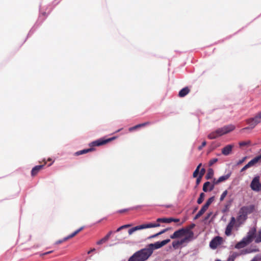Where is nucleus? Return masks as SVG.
<instances>
[{"instance_id": "nucleus-5", "label": "nucleus", "mask_w": 261, "mask_h": 261, "mask_svg": "<svg viewBox=\"0 0 261 261\" xmlns=\"http://www.w3.org/2000/svg\"><path fill=\"white\" fill-rule=\"evenodd\" d=\"M160 226V224L159 223L143 224L130 228L128 230V232L129 235H131L134 232L138 230L152 227H156Z\"/></svg>"}, {"instance_id": "nucleus-50", "label": "nucleus", "mask_w": 261, "mask_h": 261, "mask_svg": "<svg viewBox=\"0 0 261 261\" xmlns=\"http://www.w3.org/2000/svg\"><path fill=\"white\" fill-rule=\"evenodd\" d=\"M128 210L127 209H124V210H120L119 211V213H124L125 212H126Z\"/></svg>"}, {"instance_id": "nucleus-35", "label": "nucleus", "mask_w": 261, "mask_h": 261, "mask_svg": "<svg viewBox=\"0 0 261 261\" xmlns=\"http://www.w3.org/2000/svg\"><path fill=\"white\" fill-rule=\"evenodd\" d=\"M139 128H140V125H139V124H137V125H135L134 126H133V127H131L130 128H129L128 130L129 132H132V131L135 130H136L137 129H138Z\"/></svg>"}, {"instance_id": "nucleus-24", "label": "nucleus", "mask_w": 261, "mask_h": 261, "mask_svg": "<svg viewBox=\"0 0 261 261\" xmlns=\"http://www.w3.org/2000/svg\"><path fill=\"white\" fill-rule=\"evenodd\" d=\"M230 176V173H229V174H227L226 175L220 176L218 179V182H219V184H220V183H221L222 182H223V181L226 180L227 179H228L229 178Z\"/></svg>"}, {"instance_id": "nucleus-38", "label": "nucleus", "mask_w": 261, "mask_h": 261, "mask_svg": "<svg viewBox=\"0 0 261 261\" xmlns=\"http://www.w3.org/2000/svg\"><path fill=\"white\" fill-rule=\"evenodd\" d=\"M261 260V256L259 255H256L253 257L250 261H259Z\"/></svg>"}, {"instance_id": "nucleus-40", "label": "nucleus", "mask_w": 261, "mask_h": 261, "mask_svg": "<svg viewBox=\"0 0 261 261\" xmlns=\"http://www.w3.org/2000/svg\"><path fill=\"white\" fill-rule=\"evenodd\" d=\"M205 170L204 168H202L201 170H199V176L202 177L205 174Z\"/></svg>"}, {"instance_id": "nucleus-45", "label": "nucleus", "mask_w": 261, "mask_h": 261, "mask_svg": "<svg viewBox=\"0 0 261 261\" xmlns=\"http://www.w3.org/2000/svg\"><path fill=\"white\" fill-rule=\"evenodd\" d=\"M113 233V231H110L105 237V238L107 240H108L110 237L111 236V235Z\"/></svg>"}, {"instance_id": "nucleus-22", "label": "nucleus", "mask_w": 261, "mask_h": 261, "mask_svg": "<svg viewBox=\"0 0 261 261\" xmlns=\"http://www.w3.org/2000/svg\"><path fill=\"white\" fill-rule=\"evenodd\" d=\"M93 150H94V149L93 148H88V149H83V150L77 151L75 153V154L77 155H81V154H83L86 153H88L89 152L92 151Z\"/></svg>"}, {"instance_id": "nucleus-42", "label": "nucleus", "mask_w": 261, "mask_h": 261, "mask_svg": "<svg viewBox=\"0 0 261 261\" xmlns=\"http://www.w3.org/2000/svg\"><path fill=\"white\" fill-rule=\"evenodd\" d=\"M246 159H247V156L244 157L242 159L239 160L238 162L237 165H240V164H242L246 160Z\"/></svg>"}, {"instance_id": "nucleus-51", "label": "nucleus", "mask_w": 261, "mask_h": 261, "mask_svg": "<svg viewBox=\"0 0 261 261\" xmlns=\"http://www.w3.org/2000/svg\"><path fill=\"white\" fill-rule=\"evenodd\" d=\"M51 252L52 251L47 252L45 253V254H49V253H51Z\"/></svg>"}, {"instance_id": "nucleus-8", "label": "nucleus", "mask_w": 261, "mask_h": 261, "mask_svg": "<svg viewBox=\"0 0 261 261\" xmlns=\"http://www.w3.org/2000/svg\"><path fill=\"white\" fill-rule=\"evenodd\" d=\"M116 139L115 137H113L109 139H100L95 141L91 142L90 144L91 146H99L100 145H102L106 144Z\"/></svg>"}, {"instance_id": "nucleus-3", "label": "nucleus", "mask_w": 261, "mask_h": 261, "mask_svg": "<svg viewBox=\"0 0 261 261\" xmlns=\"http://www.w3.org/2000/svg\"><path fill=\"white\" fill-rule=\"evenodd\" d=\"M234 128L235 126L232 124L224 126L223 127L219 128L215 131L210 133L208 135L207 138L211 140L216 139L218 137L221 136L232 131Z\"/></svg>"}, {"instance_id": "nucleus-21", "label": "nucleus", "mask_w": 261, "mask_h": 261, "mask_svg": "<svg viewBox=\"0 0 261 261\" xmlns=\"http://www.w3.org/2000/svg\"><path fill=\"white\" fill-rule=\"evenodd\" d=\"M207 209L204 206H203L200 210L198 212V213L196 215L194 219H197L199 218L201 216H202L204 212L207 210Z\"/></svg>"}, {"instance_id": "nucleus-29", "label": "nucleus", "mask_w": 261, "mask_h": 261, "mask_svg": "<svg viewBox=\"0 0 261 261\" xmlns=\"http://www.w3.org/2000/svg\"><path fill=\"white\" fill-rule=\"evenodd\" d=\"M240 147L248 146L250 145L251 141L249 140L240 142L239 143Z\"/></svg>"}, {"instance_id": "nucleus-9", "label": "nucleus", "mask_w": 261, "mask_h": 261, "mask_svg": "<svg viewBox=\"0 0 261 261\" xmlns=\"http://www.w3.org/2000/svg\"><path fill=\"white\" fill-rule=\"evenodd\" d=\"M236 221H237V218L236 219L233 217H232L231 218L230 222L227 225L225 231V234L227 236H229L231 235L232 230L236 224Z\"/></svg>"}, {"instance_id": "nucleus-46", "label": "nucleus", "mask_w": 261, "mask_h": 261, "mask_svg": "<svg viewBox=\"0 0 261 261\" xmlns=\"http://www.w3.org/2000/svg\"><path fill=\"white\" fill-rule=\"evenodd\" d=\"M121 234H120L119 236H118V240H124V239H125L126 238V235L125 236H124V234L122 235V236H120Z\"/></svg>"}, {"instance_id": "nucleus-33", "label": "nucleus", "mask_w": 261, "mask_h": 261, "mask_svg": "<svg viewBox=\"0 0 261 261\" xmlns=\"http://www.w3.org/2000/svg\"><path fill=\"white\" fill-rule=\"evenodd\" d=\"M132 224H126V225H122V226L119 227L118 228H117V229L116 230V231L119 232L124 228H128V227L132 226Z\"/></svg>"}, {"instance_id": "nucleus-14", "label": "nucleus", "mask_w": 261, "mask_h": 261, "mask_svg": "<svg viewBox=\"0 0 261 261\" xmlns=\"http://www.w3.org/2000/svg\"><path fill=\"white\" fill-rule=\"evenodd\" d=\"M256 232V228L254 227L249 230V231L247 233V235L246 237H245L244 238L247 241H248V242L249 243H250L252 241L253 239L254 238H255Z\"/></svg>"}, {"instance_id": "nucleus-39", "label": "nucleus", "mask_w": 261, "mask_h": 261, "mask_svg": "<svg viewBox=\"0 0 261 261\" xmlns=\"http://www.w3.org/2000/svg\"><path fill=\"white\" fill-rule=\"evenodd\" d=\"M150 124H151L150 122L147 121V122H145L144 123L139 124V125H140V128H141V127H142L146 126H147L148 125H149Z\"/></svg>"}, {"instance_id": "nucleus-16", "label": "nucleus", "mask_w": 261, "mask_h": 261, "mask_svg": "<svg viewBox=\"0 0 261 261\" xmlns=\"http://www.w3.org/2000/svg\"><path fill=\"white\" fill-rule=\"evenodd\" d=\"M46 163L45 162L43 165L35 166L31 171V175L32 176H36L39 173V172L43 168Z\"/></svg>"}, {"instance_id": "nucleus-15", "label": "nucleus", "mask_w": 261, "mask_h": 261, "mask_svg": "<svg viewBox=\"0 0 261 261\" xmlns=\"http://www.w3.org/2000/svg\"><path fill=\"white\" fill-rule=\"evenodd\" d=\"M189 242L190 241L188 240L187 238L185 237L180 240L173 241L172 246L175 249H176L179 247L180 245H182L184 243H187Z\"/></svg>"}, {"instance_id": "nucleus-7", "label": "nucleus", "mask_w": 261, "mask_h": 261, "mask_svg": "<svg viewBox=\"0 0 261 261\" xmlns=\"http://www.w3.org/2000/svg\"><path fill=\"white\" fill-rule=\"evenodd\" d=\"M223 243V239L222 237L217 236L212 240L210 243V247L213 249H216L218 246Z\"/></svg>"}, {"instance_id": "nucleus-1", "label": "nucleus", "mask_w": 261, "mask_h": 261, "mask_svg": "<svg viewBox=\"0 0 261 261\" xmlns=\"http://www.w3.org/2000/svg\"><path fill=\"white\" fill-rule=\"evenodd\" d=\"M170 242V239H166L161 242L150 244L146 248L135 252L129 258L128 261H145L151 255L154 249L160 248Z\"/></svg>"}, {"instance_id": "nucleus-48", "label": "nucleus", "mask_w": 261, "mask_h": 261, "mask_svg": "<svg viewBox=\"0 0 261 261\" xmlns=\"http://www.w3.org/2000/svg\"><path fill=\"white\" fill-rule=\"evenodd\" d=\"M209 188H210V189H209L208 191H212V190H214V189L215 188V186L214 185H212V184L211 185L210 184V186H209Z\"/></svg>"}, {"instance_id": "nucleus-36", "label": "nucleus", "mask_w": 261, "mask_h": 261, "mask_svg": "<svg viewBox=\"0 0 261 261\" xmlns=\"http://www.w3.org/2000/svg\"><path fill=\"white\" fill-rule=\"evenodd\" d=\"M108 240L104 237L102 239H100L97 242L96 244L97 245H101L105 242H106Z\"/></svg>"}, {"instance_id": "nucleus-23", "label": "nucleus", "mask_w": 261, "mask_h": 261, "mask_svg": "<svg viewBox=\"0 0 261 261\" xmlns=\"http://www.w3.org/2000/svg\"><path fill=\"white\" fill-rule=\"evenodd\" d=\"M214 175V170L212 168H209L206 175L205 176V178L206 179H210L212 178Z\"/></svg>"}, {"instance_id": "nucleus-44", "label": "nucleus", "mask_w": 261, "mask_h": 261, "mask_svg": "<svg viewBox=\"0 0 261 261\" xmlns=\"http://www.w3.org/2000/svg\"><path fill=\"white\" fill-rule=\"evenodd\" d=\"M219 184V182H218V180L216 179V178H214L212 182V185H214V186L218 185Z\"/></svg>"}, {"instance_id": "nucleus-27", "label": "nucleus", "mask_w": 261, "mask_h": 261, "mask_svg": "<svg viewBox=\"0 0 261 261\" xmlns=\"http://www.w3.org/2000/svg\"><path fill=\"white\" fill-rule=\"evenodd\" d=\"M202 166V164L200 163L199 164L198 166L197 167L196 169H195V170L194 171L193 173V177H197L198 176V174H199V169H200V167Z\"/></svg>"}, {"instance_id": "nucleus-41", "label": "nucleus", "mask_w": 261, "mask_h": 261, "mask_svg": "<svg viewBox=\"0 0 261 261\" xmlns=\"http://www.w3.org/2000/svg\"><path fill=\"white\" fill-rule=\"evenodd\" d=\"M206 144V141H203L202 143V144L201 145L199 146L198 147V150H200L202 149L203 147H204Z\"/></svg>"}, {"instance_id": "nucleus-30", "label": "nucleus", "mask_w": 261, "mask_h": 261, "mask_svg": "<svg viewBox=\"0 0 261 261\" xmlns=\"http://www.w3.org/2000/svg\"><path fill=\"white\" fill-rule=\"evenodd\" d=\"M255 242L256 243L261 242V229L258 231L257 234L255 237Z\"/></svg>"}, {"instance_id": "nucleus-6", "label": "nucleus", "mask_w": 261, "mask_h": 261, "mask_svg": "<svg viewBox=\"0 0 261 261\" xmlns=\"http://www.w3.org/2000/svg\"><path fill=\"white\" fill-rule=\"evenodd\" d=\"M250 187L254 191L258 192L261 190V183L259 181V176H257L253 178L250 184Z\"/></svg>"}, {"instance_id": "nucleus-26", "label": "nucleus", "mask_w": 261, "mask_h": 261, "mask_svg": "<svg viewBox=\"0 0 261 261\" xmlns=\"http://www.w3.org/2000/svg\"><path fill=\"white\" fill-rule=\"evenodd\" d=\"M214 197L213 196V197H210V198H208L207 199V200L206 201V203L204 204V206L206 208H208L209 206L211 205V204L214 201Z\"/></svg>"}, {"instance_id": "nucleus-28", "label": "nucleus", "mask_w": 261, "mask_h": 261, "mask_svg": "<svg viewBox=\"0 0 261 261\" xmlns=\"http://www.w3.org/2000/svg\"><path fill=\"white\" fill-rule=\"evenodd\" d=\"M169 229V228H166V229H164L163 230H162V231H160L159 232L155 234H153L150 237H149V239H151V238H155L156 237H158V236L159 235H161L165 232H166V231H167Z\"/></svg>"}, {"instance_id": "nucleus-4", "label": "nucleus", "mask_w": 261, "mask_h": 261, "mask_svg": "<svg viewBox=\"0 0 261 261\" xmlns=\"http://www.w3.org/2000/svg\"><path fill=\"white\" fill-rule=\"evenodd\" d=\"M261 122V112L258 113L254 117L248 119L246 122L249 125V127H245L243 129L251 128L252 129L259 123Z\"/></svg>"}, {"instance_id": "nucleus-31", "label": "nucleus", "mask_w": 261, "mask_h": 261, "mask_svg": "<svg viewBox=\"0 0 261 261\" xmlns=\"http://www.w3.org/2000/svg\"><path fill=\"white\" fill-rule=\"evenodd\" d=\"M204 197H205V194L203 193H200L199 197L197 199L198 204H200L203 202Z\"/></svg>"}, {"instance_id": "nucleus-12", "label": "nucleus", "mask_w": 261, "mask_h": 261, "mask_svg": "<svg viewBox=\"0 0 261 261\" xmlns=\"http://www.w3.org/2000/svg\"><path fill=\"white\" fill-rule=\"evenodd\" d=\"M84 229V227H81L79 229H77L75 231H74L73 233L70 234V235L68 236L67 237L63 238L62 240H59L56 242V244H61L67 240L74 237L75 236L77 233H79L81 231H82Z\"/></svg>"}, {"instance_id": "nucleus-37", "label": "nucleus", "mask_w": 261, "mask_h": 261, "mask_svg": "<svg viewBox=\"0 0 261 261\" xmlns=\"http://www.w3.org/2000/svg\"><path fill=\"white\" fill-rule=\"evenodd\" d=\"M217 161H218V159H217V158L212 159V160H211L209 161V163H208L209 166H212L214 164L216 163Z\"/></svg>"}, {"instance_id": "nucleus-20", "label": "nucleus", "mask_w": 261, "mask_h": 261, "mask_svg": "<svg viewBox=\"0 0 261 261\" xmlns=\"http://www.w3.org/2000/svg\"><path fill=\"white\" fill-rule=\"evenodd\" d=\"M244 251H243L242 252V253H238V252H232L231 253L230 255H229L228 258L230 259V260H231L232 261H234V259L239 256H240V255H241L242 254H243V253H247L248 252L247 251H246L244 253H243Z\"/></svg>"}, {"instance_id": "nucleus-17", "label": "nucleus", "mask_w": 261, "mask_h": 261, "mask_svg": "<svg viewBox=\"0 0 261 261\" xmlns=\"http://www.w3.org/2000/svg\"><path fill=\"white\" fill-rule=\"evenodd\" d=\"M249 243L244 238L242 240L237 243L235 245V248L237 249H241L246 246Z\"/></svg>"}, {"instance_id": "nucleus-11", "label": "nucleus", "mask_w": 261, "mask_h": 261, "mask_svg": "<svg viewBox=\"0 0 261 261\" xmlns=\"http://www.w3.org/2000/svg\"><path fill=\"white\" fill-rule=\"evenodd\" d=\"M195 226V224L192 223L188 226L184 228L187 233V236H185L186 238H187L188 240L190 241L194 237V233L191 230Z\"/></svg>"}, {"instance_id": "nucleus-52", "label": "nucleus", "mask_w": 261, "mask_h": 261, "mask_svg": "<svg viewBox=\"0 0 261 261\" xmlns=\"http://www.w3.org/2000/svg\"><path fill=\"white\" fill-rule=\"evenodd\" d=\"M185 221V220H184L179 225H182L184 223Z\"/></svg>"}, {"instance_id": "nucleus-43", "label": "nucleus", "mask_w": 261, "mask_h": 261, "mask_svg": "<svg viewBox=\"0 0 261 261\" xmlns=\"http://www.w3.org/2000/svg\"><path fill=\"white\" fill-rule=\"evenodd\" d=\"M202 177H201V176H199L197 178V179H196V185H198L200 184V181H201V180Z\"/></svg>"}, {"instance_id": "nucleus-47", "label": "nucleus", "mask_w": 261, "mask_h": 261, "mask_svg": "<svg viewBox=\"0 0 261 261\" xmlns=\"http://www.w3.org/2000/svg\"><path fill=\"white\" fill-rule=\"evenodd\" d=\"M170 221H171V222H179L180 220L179 219L171 218Z\"/></svg>"}, {"instance_id": "nucleus-18", "label": "nucleus", "mask_w": 261, "mask_h": 261, "mask_svg": "<svg viewBox=\"0 0 261 261\" xmlns=\"http://www.w3.org/2000/svg\"><path fill=\"white\" fill-rule=\"evenodd\" d=\"M233 146L232 145H227L222 149V153L225 155L229 154L231 152Z\"/></svg>"}, {"instance_id": "nucleus-25", "label": "nucleus", "mask_w": 261, "mask_h": 261, "mask_svg": "<svg viewBox=\"0 0 261 261\" xmlns=\"http://www.w3.org/2000/svg\"><path fill=\"white\" fill-rule=\"evenodd\" d=\"M170 220H171V218H162L157 219L156 221L158 222L169 223H171Z\"/></svg>"}, {"instance_id": "nucleus-49", "label": "nucleus", "mask_w": 261, "mask_h": 261, "mask_svg": "<svg viewBox=\"0 0 261 261\" xmlns=\"http://www.w3.org/2000/svg\"><path fill=\"white\" fill-rule=\"evenodd\" d=\"M95 250V248H93V249H91L90 251H89L88 252V254H90V253H91V252H92L94 251Z\"/></svg>"}, {"instance_id": "nucleus-2", "label": "nucleus", "mask_w": 261, "mask_h": 261, "mask_svg": "<svg viewBox=\"0 0 261 261\" xmlns=\"http://www.w3.org/2000/svg\"><path fill=\"white\" fill-rule=\"evenodd\" d=\"M255 210V206L253 204L245 205L241 207L239 211L237 221L239 224L243 223L247 219L248 215L253 213Z\"/></svg>"}, {"instance_id": "nucleus-32", "label": "nucleus", "mask_w": 261, "mask_h": 261, "mask_svg": "<svg viewBox=\"0 0 261 261\" xmlns=\"http://www.w3.org/2000/svg\"><path fill=\"white\" fill-rule=\"evenodd\" d=\"M210 186V182H209V181L205 182L203 184V188H202L203 191L205 192H207L208 191V187H209Z\"/></svg>"}, {"instance_id": "nucleus-10", "label": "nucleus", "mask_w": 261, "mask_h": 261, "mask_svg": "<svg viewBox=\"0 0 261 261\" xmlns=\"http://www.w3.org/2000/svg\"><path fill=\"white\" fill-rule=\"evenodd\" d=\"M261 161V154L259 155L255 156L252 160H251L250 162H248L247 164H246L242 169L241 172L245 171L247 169L254 166L256 163Z\"/></svg>"}, {"instance_id": "nucleus-13", "label": "nucleus", "mask_w": 261, "mask_h": 261, "mask_svg": "<svg viewBox=\"0 0 261 261\" xmlns=\"http://www.w3.org/2000/svg\"><path fill=\"white\" fill-rule=\"evenodd\" d=\"M185 236H187V233L186 232L185 229L182 228L175 231L172 235H171L170 238L172 239H174L182 237Z\"/></svg>"}, {"instance_id": "nucleus-19", "label": "nucleus", "mask_w": 261, "mask_h": 261, "mask_svg": "<svg viewBox=\"0 0 261 261\" xmlns=\"http://www.w3.org/2000/svg\"><path fill=\"white\" fill-rule=\"evenodd\" d=\"M190 89L188 87H185L180 90L178 93V96L183 97L187 95L190 92Z\"/></svg>"}, {"instance_id": "nucleus-34", "label": "nucleus", "mask_w": 261, "mask_h": 261, "mask_svg": "<svg viewBox=\"0 0 261 261\" xmlns=\"http://www.w3.org/2000/svg\"><path fill=\"white\" fill-rule=\"evenodd\" d=\"M227 194V190H225V191H224L223 192V193L221 194V195L220 196V201H222L224 199V198L226 196Z\"/></svg>"}, {"instance_id": "nucleus-53", "label": "nucleus", "mask_w": 261, "mask_h": 261, "mask_svg": "<svg viewBox=\"0 0 261 261\" xmlns=\"http://www.w3.org/2000/svg\"><path fill=\"white\" fill-rule=\"evenodd\" d=\"M227 261H232V260H230V259H229V258H228V259H227Z\"/></svg>"}]
</instances>
